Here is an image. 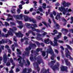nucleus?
<instances>
[{
  "label": "nucleus",
  "mask_w": 73,
  "mask_h": 73,
  "mask_svg": "<svg viewBox=\"0 0 73 73\" xmlns=\"http://www.w3.org/2000/svg\"><path fill=\"white\" fill-rule=\"evenodd\" d=\"M30 59L31 61H34L37 60V62L34 63L33 65L34 69L37 70L38 73H39L40 70V68L38 66V65L40 64L41 63L44 64L43 60L41 58V56H38L37 58H36V56L33 57V55L31 54Z\"/></svg>",
  "instance_id": "nucleus-1"
},
{
  "label": "nucleus",
  "mask_w": 73,
  "mask_h": 73,
  "mask_svg": "<svg viewBox=\"0 0 73 73\" xmlns=\"http://www.w3.org/2000/svg\"><path fill=\"white\" fill-rule=\"evenodd\" d=\"M23 16L25 21H30V22H33V23H36V21H35L33 19H31L27 15L23 16V15L22 14H21L19 15H15L14 17L15 19H18V20H20V19L21 20H23Z\"/></svg>",
  "instance_id": "nucleus-2"
},
{
  "label": "nucleus",
  "mask_w": 73,
  "mask_h": 73,
  "mask_svg": "<svg viewBox=\"0 0 73 73\" xmlns=\"http://www.w3.org/2000/svg\"><path fill=\"white\" fill-rule=\"evenodd\" d=\"M62 35L61 33H59V35L57 36V37H54V44H53V42L51 41H50V42H48L49 41V38L44 40V42L46 44H49L50 43L51 45H52L54 46H57L58 45V43H57V39L60 38L61 37Z\"/></svg>",
  "instance_id": "nucleus-3"
},
{
  "label": "nucleus",
  "mask_w": 73,
  "mask_h": 73,
  "mask_svg": "<svg viewBox=\"0 0 73 73\" xmlns=\"http://www.w3.org/2000/svg\"><path fill=\"white\" fill-rule=\"evenodd\" d=\"M29 45L30 46L28 47H27L25 50L27 52L25 51L24 52L25 54H23V56H28L30 53V50H31L32 47H33L35 48V47H36L37 46L35 44H32L31 41H30Z\"/></svg>",
  "instance_id": "nucleus-4"
},
{
  "label": "nucleus",
  "mask_w": 73,
  "mask_h": 73,
  "mask_svg": "<svg viewBox=\"0 0 73 73\" xmlns=\"http://www.w3.org/2000/svg\"><path fill=\"white\" fill-rule=\"evenodd\" d=\"M49 49H48L47 51H46L47 52V56H46L45 58H44V59H46L48 58V54L50 53L51 55H52V56L51 57V59L52 60H54V57H56V56H54V52H53V51L52 49V47L51 46H48Z\"/></svg>",
  "instance_id": "nucleus-5"
},
{
  "label": "nucleus",
  "mask_w": 73,
  "mask_h": 73,
  "mask_svg": "<svg viewBox=\"0 0 73 73\" xmlns=\"http://www.w3.org/2000/svg\"><path fill=\"white\" fill-rule=\"evenodd\" d=\"M56 62V60H54V61H52L50 63L51 66V68H52V69L54 71H55L56 70V69H57V70H59V66H60V64L58 62H56V64L54 66H53L54 64Z\"/></svg>",
  "instance_id": "nucleus-6"
},
{
  "label": "nucleus",
  "mask_w": 73,
  "mask_h": 73,
  "mask_svg": "<svg viewBox=\"0 0 73 73\" xmlns=\"http://www.w3.org/2000/svg\"><path fill=\"white\" fill-rule=\"evenodd\" d=\"M59 10L60 12H63V15H65V13H66L67 12H69L72 11V10L70 9H68V8H67L65 9V8L62 7H59Z\"/></svg>",
  "instance_id": "nucleus-7"
},
{
  "label": "nucleus",
  "mask_w": 73,
  "mask_h": 73,
  "mask_svg": "<svg viewBox=\"0 0 73 73\" xmlns=\"http://www.w3.org/2000/svg\"><path fill=\"white\" fill-rule=\"evenodd\" d=\"M47 33L45 32H44V33L42 35L37 33L36 34L37 36V39L38 40H41V41H43V40L42 39V38H40V37H44V36H45V35H46Z\"/></svg>",
  "instance_id": "nucleus-8"
},
{
  "label": "nucleus",
  "mask_w": 73,
  "mask_h": 73,
  "mask_svg": "<svg viewBox=\"0 0 73 73\" xmlns=\"http://www.w3.org/2000/svg\"><path fill=\"white\" fill-rule=\"evenodd\" d=\"M18 57L19 58L18 59V60L19 61V65H20L21 67H23V65H24V64H26L25 61L23 59V62H21V59H22V58L20 56H18Z\"/></svg>",
  "instance_id": "nucleus-9"
},
{
  "label": "nucleus",
  "mask_w": 73,
  "mask_h": 73,
  "mask_svg": "<svg viewBox=\"0 0 73 73\" xmlns=\"http://www.w3.org/2000/svg\"><path fill=\"white\" fill-rule=\"evenodd\" d=\"M13 40L14 41H15V42H14V44H13L12 45L11 48H12L13 51H15V47L16 46H18V44L17 43V40L16 39V36L14 37Z\"/></svg>",
  "instance_id": "nucleus-10"
},
{
  "label": "nucleus",
  "mask_w": 73,
  "mask_h": 73,
  "mask_svg": "<svg viewBox=\"0 0 73 73\" xmlns=\"http://www.w3.org/2000/svg\"><path fill=\"white\" fill-rule=\"evenodd\" d=\"M31 25V26H33V27H31V29L33 31H36L37 33H39L40 32V31L39 29H35V28L36 27H37V26L36 24H32Z\"/></svg>",
  "instance_id": "nucleus-11"
},
{
  "label": "nucleus",
  "mask_w": 73,
  "mask_h": 73,
  "mask_svg": "<svg viewBox=\"0 0 73 73\" xmlns=\"http://www.w3.org/2000/svg\"><path fill=\"white\" fill-rule=\"evenodd\" d=\"M13 29L10 28L9 29L10 30L8 32V34L10 36H13V33L12 32H14V31H16L17 30V28L16 27H13Z\"/></svg>",
  "instance_id": "nucleus-12"
},
{
  "label": "nucleus",
  "mask_w": 73,
  "mask_h": 73,
  "mask_svg": "<svg viewBox=\"0 0 73 73\" xmlns=\"http://www.w3.org/2000/svg\"><path fill=\"white\" fill-rule=\"evenodd\" d=\"M65 51L66 52V57H67V58H69L70 59V60H73V58L71 57V56H70V52H69V51L68 49L67 48H65Z\"/></svg>",
  "instance_id": "nucleus-13"
},
{
  "label": "nucleus",
  "mask_w": 73,
  "mask_h": 73,
  "mask_svg": "<svg viewBox=\"0 0 73 73\" xmlns=\"http://www.w3.org/2000/svg\"><path fill=\"white\" fill-rule=\"evenodd\" d=\"M3 15H6V16H8V18L6 19V21H9L10 20H11V21H13L14 20V19L13 18H10L9 19V17H12V15H11L10 14H6L5 13H3Z\"/></svg>",
  "instance_id": "nucleus-14"
},
{
  "label": "nucleus",
  "mask_w": 73,
  "mask_h": 73,
  "mask_svg": "<svg viewBox=\"0 0 73 73\" xmlns=\"http://www.w3.org/2000/svg\"><path fill=\"white\" fill-rule=\"evenodd\" d=\"M42 48H38L36 49V51L37 52H39V51H40L41 53H42V55L43 57H45V51H42Z\"/></svg>",
  "instance_id": "nucleus-15"
},
{
  "label": "nucleus",
  "mask_w": 73,
  "mask_h": 73,
  "mask_svg": "<svg viewBox=\"0 0 73 73\" xmlns=\"http://www.w3.org/2000/svg\"><path fill=\"white\" fill-rule=\"evenodd\" d=\"M7 42H9L10 44H12V42L9 39H3L1 41H0V45L2 44L3 43H7Z\"/></svg>",
  "instance_id": "nucleus-16"
},
{
  "label": "nucleus",
  "mask_w": 73,
  "mask_h": 73,
  "mask_svg": "<svg viewBox=\"0 0 73 73\" xmlns=\"http://www.w3.org/2000/svg\"><path fill=\"white\" fill-rule=\"evenodd\" d=\"M10 61L12 63L13 66H12L11 69V71L9 72V73H13V71L12 70V69H13L14 68V66H15V63L13 62V60L11 58L10 59Z\"/></svg>",
  "instance_id": "nucleus-17"
},
{
  "label": "nucleus",
  "mask_w": 73,
  "mask_h": 73,
  "mask_svg": "<svg viewBox=\"0 0 73 73\" xmlns=\"http://www.w3.org/2000/svg\"><path fill=\"white\" fill-rule=\"evenodd\" d=\"M17 22L19 25V26H17V27L20 29H22L23 27V24L22 23V22L19 21H17Z\"/></svg>",
  "instance_id": "nucleus-18"
},
{
  "label": "nucleus",
  "mask_w": 73,
  "mask_h": 73,
  "mask_svg": "<svg viewBox=\"0 0 73 73\" xmlns=\"http://www.w3.org/2000/svg\"><path fill=\"white\" fill-rule=\"evenodd\" d=\"M15 34L17 36V37H23L24 35L21 33V31L19 32V33H15Z\"/></svg>",
  "instance_id": "nucleus-19"
},
{
  "label": "nucleus",
  "mask_w": 73,
  "mask_h": 73,
  "mask_svg": "<svg viewBox=\"0 0 73 73\" xmlns=\"http://www.w3.org/2000/svg\"><path fill=\"white\" fill-rule=\"evenodd\" d=\"M62 5H63V6L65 7L67 6L68 7L69 5H70L71 4L70 3H66V2L65 1H63L62 2Z\"/></svg>",
  "instance_id": "nucleus-20"
},
{
  "label": "nucleus",
  "mask_w": 73,
  "mask_h": 73,
  "mask_svg": "<svg viewBox=\"0 0 73 73\" xmlns=\"http://www.w3.org/2000/svg\"><path fill=\"white\" fill-rule=\"evenodd\" d=\"M0 37H9V34H4V33L1 34V31L0 30Z\"/></svg>",
  "instance_id": "nucleus-21"
},
{
  "label": "nucleus",
  "mask_w": 73,
  "mask_h": 73,
  "mask_svg": "<svg viewBox=\"0 0 73 73\" xmlns=\"http://www.w3.org/2000/svg\"><path fill=\"white\" fill-rule=\"evenodd\" d=\"M61 69L62 71H67L68 67L66 66H62L61 67Z\"/></svg>",
  "instance_id": "nucleus-22"
},
{
  "label": "nucleus",
  "mask_w": 73,
  "mask_h": 73,
  "mask_svg": "<svg viewBox=\"0 0 73 73\" xmlns=\"http://www.w3.org/2000/svg\"><path fill=\"white\" fill-rule=\"evenodd\" d=\"M7 61V54H4L3 56V62L4 63H6Z\"/></svg>",
  "instance_id": "nucleus-23"
},
{
  "label": "nucleus",
  "mask_w": 73,
  "mask_h": 73,
  "mask_svg": "<svg viewBox=\"0 0 73 73\" xmlns=\"http://www.w3.org/2000/svg\"><path fill=\"white\" fill-rule=\"evenodd\" d=\"M31 53L34 54L35 56H36L37 55H38V52L36 51H34L33 50H31Z\"/></svg>",
  "instance_id": "nucleus-24"
},
{
  "label": "nucleus",
  "mask_w": 73,
  "mask_h": 73,
  "mask_svg": "<svg viewBox=\"0 0 73 73\" xmlns=\"http://www.w3.org/2000/svg\"><path fill=\"white\" fill-rule=\"evenodd\" d=\"M62 31L64 35H65L67 33H68V30L66 29H62Z\"/></svg>",
  "instance_id": "nucleus-25"
},
{
  "label": "nucleus",
  "mask_w": 73,
  "mask_h": 73,
  "mask_svg": "<svg viewBox=\"0 0 73 73\" xmlns=\"http://www.w3.org/2000/svg\"><path fill=\"white\" fill-rule=\"evenodd\" d=\"M64 60L66 65H70V63L69 62V61H68V59H65Z\"/></svg>",
  "instance_id": "nucleus-26"
},
{
  "label": "nucleus",
  "mask_w": 73,
  "mask_h": 73,
  "mask_svg": "<svg viewBox=\"0 0 73 73\" xmlns=\"http://www.w3.org/2000/svg\"><path fill=\"white\" fill-rule=\"evenodd\" d=\"M42 23L44 25H45L48 28V26H49L50 28L51 27L50 26V24L49 23L46 24V23L45 22H42Z\"/></svg>",
  "instance_id": "nucleus-27"
},
{
  "label": "nucleus",
  "mask_w": 73,
  "mask_h": 73,
  "mask_svg": "<svg viewBox=\"0 0 73 73\" xmlns=\"http://www.w3.org/2000/svg\"><path fill=\"white\" fill-rule=\"evenodd\" d=\"M60 15H62V13H60V14L59 13H58L56 17L55 18V19H56L57 20H58V19H60V18H61V17L60 16Z\"/></svg>",
  "instance_id": "nucleus-28"
},
{
  "label": "nucleus",
  "mask_w": 73,
  "mask_h": 73,
  "mask_svg": "<svg viewBox=\"0 0 73 73\" xmlns=\"http://www.w3.org/2000/svg\"><path fill=\"white\" fill-rule=\"evenodd\" d=\"M40 11L41 12H43V13H44V11H43L42 9V7H38V10H35V11Z\"/></svg>",
  "instance_id": "nucleus-29"
},
{
  "label": "nucleus",
  "mask_w": 73,
  "mask_h": 73,
  "mask_svg": "<svg viewBox=\"0 0 73 73\" xmlns=\"http://www.w3.org/2000/svg\"><path fill=\"white\" fill-rule=\"evenodd\" d=\"M32 24H31L28 23H26L25 24L26 26L27 27V28H30V27H30V25H31V27H33V26H32L31 25H32Z\"/></svg>",
  "instance_id": "nucleus-30"
},
{
  "label": "nucleus",
  "mask_w": 73,
  "mask_h": 73,
  "mask_svg": "<svg viewBox=\"0 0 73 73\" xmlns=\"http://www.w3.org/2000/svg\"><path fill=\"white\" fill-rule=\"evenodd\" d=\"M5 48H7V49H8V52H9V53H11V50L9 49H8V48H9V46H8L7 45H6L5 46Z\"/></svg>",
  "instance_id": "nucleus-31"
},
{
  "label": "nucleus",
  "mask_w": 73,
  "mask_h": 73,
  "mask_svg": "<svg viewBox=\"0 0 73 73\" xmlns=\"http://www.w3.org/2000/svg\"><path fill=\"white\" fill-rule=\"evenodd\" d=\"M31 41H33L34 42H35V43H36L37 45H38V47H40V44L39 43V42H38L37 41H35L33 40L32 39L31 40Z\"/></svg>",
  "instance_id": "nucleus-32"
},
{
  "label": "nucleus",
  "mask_w": 73,
  "mask_h": 73,
  "mask_svg": "<svg viewBox=\"0 0 73 73\" xmlns=\"http://www.w3.org/2000/svg\"><path fill=\"white\" fill-rule=\"evenodd\" d=\"M50 17H51L52 19V20L53 21V22L54 23V24H56V22L55 21L54 19H53V14H50Z\"/></svg>",
  "instance_id": "nucleus-33"
},
{
  "label": "nucleus",
  "mask_w": 73,
  "mask_h": 73,
  "mask_svg": "<svg viewBox=\"0 0 73 73\" xmlns=\"http://www.w3.org/2000/svg\"><path fill=\"white\" fill-rule=\"evenodd\" d=\"M29 33H32V35L34 36H36V34H35V33L33 32V31L32 30H30L29 31Z\"/></svg>",
  "instance_id": "nucleus-34"
},
{
  "label": "nucleus",
  "mask_w": 73,
  "mask_h": 73,
  "mask_svg": "<svg viewBox=\"0 0 73 73\" xmlns=\"http://www.w3.org/2000/svg\"><path fill=\"white\" fill-rule=\"evenodd\" d=\"M17 50L18 52L17 53V54H19L20 55H21V51H20V50H19V49L17 48Z\"/></svg>",
  "instance_id": "nucleus-35"
},
{
  "label": "nucleus",
  "mask_w": 73,
  "mask_h": 73,
  "mask_svg": "<svg viewBox=\"0 0 73 73\" xmlns=\"http://www.w3.org/2000/svg\"><path fill=\"white\" fill-rule=\"evenodd\" d=\"M15 9H12L11 10V12L12 13H16V11H15Z\"/></svg>",
  "instance_id": "nucleus-36"
},
{
  "label": "nucleus",
  "mask_w": 73,
  "mask_h": 73,
  "mask_svg": "<svg viewBox=\"0 0 73 73\" xmlns=\"http://www.w3.org/2000/svg\"><path fill=\"white\" fill-rule=\"evenodd\" d=\"M53 32H54V33H51V34L53 35H55V34H57V32H58L56 30H54L53 31Z\"/></svg>",
  "instance_id": "nucleus-37"
},
{
  "label": "nucleus",
  "mask_w": 73,
  "mask_h": 73,
  "mask_svg": "<svg viewBox=\"0 0 73 73\" xmlns=\"http://www.w3.org/2000/svg\"><path fill=\"white\" fill-rule=\"evenodd\" d=\"M59 27H60V26L58 24H56V28H55L57 29H59Z\"/></svg>",
  "instance_id": "nucleus-38"
},
{
  "label": "nucleus",
  "mask_w": 73,
  "mask_h": 73,
  "mask_svg": "<svg viewBox=\"0 0 73 73\" xmlns=\"http://www.w3.org/2000/svg\"><path fill=\"white\" fill-rule=\"evenodd\" d=\"M46 5L45 3H43V4L42 7L44 9H45L46 8Z\"/></svg>",
  "instance_id": "nucleus-39"
},
{
  "label": "nucleus",
  "mask_w": 73,
  "mask_h": 73,
  "mask_svg": "<svg viewBox=\"0 0 73 73\" xmlns=\"http://www.w3.org/2000/svg\"><path fill=\"white\" fill-rule=\"evenodd\" d=\"M27 73V68H25L24 69H23V71L22 73Z\"/></svg>",
  "instance_id": "nucleus-40"
},
{
  "label": "nucleus",
  "mask_w": 73,
  "mask_h": 73,
  "mask_svg": "<svg viewBox=\"0 0 73 73\" xmlns=\"http://www.w3.org/2000/svg\"><path fill=\"white\" fill-rule=\"evenodd\" d=\"M10 24L11 25H11H14V26H15L16 25V23L14 22H11L10 23Z\"/></svg>",
  "instance_id": "nucleus-41"
},
{
  "label": "nucleus",
  "mask_w": 73,
  "mask_h": 73,
  "mask_svg": "<svg viewBox=\"0 0 73 73\" xmlns=\"http://www.w3.org/2000/svg\"><path fill=\"white\" fill-rule=\"evenodd\" d=\"M62 20L63 21H64V22H65V23L64 24V25H66V22H67V21L64 18L62 19Z\"/></svg>",
  "instance_id": "nucleus-42"
},
{
  "label": "nucleus",
  "mask_w": 73,
  "mask_h": 73,
  "mask_svg": "<svg viewBox=\"0 0 73 73\" xmlns=\"http://www.w3.org/2000/svg\"><path fill=\"white\" fill-rule=\"evenodd\" d=\"M28 72L27 73H30V72H31L32 71V69H31V68H29L27 69Z\"/></svg>",
  "instance_id": "nucleus-43"
},
{
  "label": "nucleus",
  "mask_w": 73,
  "mask_h": 73,
  "mask_svg": "<svg viewBox=\"0 0 73 73\" xmlns=\"http://www.w3.org/2000/svg\"><path fill=\"white\" fill-rule=\"evenodd\" d=\"M5 25L6 27H7V26H9V24H8V22H5Z\"/></svg>",
  "instance_id": "nucleus-44"
},
{
  "label": "nucleus",
  "mask_w": 73,
  "mask_h": 73,
  "mask_svg": "<svg viewBox=\"0 0 73 73\" xmlns=\"http://www.w3.org/2000/svg\"><path fill=\"white\" fill-rule=\"evenodd\" d=\"M66 46H67V48H68V49H70V50H72V49L69 45L66 44Z\"/></svg>",
  "instance_id": "nucleus-45"
},
{
  "label": "nucleus",
  "mask_w": 73,
  "mask_h": 73,
  "mask_svg": "<svg viewBox=\"0 0 73 73\" xmlns=\"http://www.w3.org/2000/svg\"><path fill=\"white\" fill-rule=\"evenodd\" d=\"M61 52L62 53V58H64V54H63V53H64V52H63V51L62 50H61Z\"/></svg>",
  "instance_id": "nucleus-46"
},
{
  "label": "nucleus",
  "mask_w": 73,
  "mask_h": 73,
  "mask_svg": "<svg viewBox=\"0 0 73 73\" xmlns=\"http://www.w3.org/2000/svg\"><path fill=\"white\" fill-rule=\"evenodd\" d=\"M71 21L70 22L71 24H72V23H73V17H71Z\"/></svg>",
  "instance_id": "nucleus-47"
},
{
  "label": "nucleus",
  "mask_w": 73,
  "mask_h": 73,
  "mask_svg": "<svg viewBox=\"0 0 73 73\" xmlns=\"http://www.w3.org/2000/svg\"><path fill=\"white\" fill-rule=\"evenodd\" d=\"M27 62L28 65H30V62H29V60H27Z\"/></svg>",
  "instance_id": "nucleus-48"
},
{
  "label": "nucleus",
  "mask_w": 73,
  "mask_h": 73,
  "mask_svg": "<svg viewBox=\"0 0 73 73\" xmlns=\"http://www.w3.org/2000/svg\"><path fill=\"white\" fill-rule=\"evenodd\" d=\"M37 19H38V20H40L41 19V16H37L36 17Z\"/></svg>",
  "instance_id": "nucleus-49"
},
{
  "label": "nucleus",
  "mask_w": 73,
  "mask_h": 73,
  "mask_svg": "<svg viewBox=\"0 0 73 73\" xmlns=\"http://www.w3.org/2000/svg\"><path fill=\"white\" fill-rule=\"evenodd\" d=\"M22 5H19V8L20 9H21L23 8V7H22Z\"/></svg>",
  "instance_id": "nucleus-50"
},
{
  "label": "nucleus",
  "mask_w": 73,
  "mask_h": 73,
  "mask_svg": "<svg viewBox=\"0 0 73 73\" xmlns=\"http://www.w3.org/2000/svg\"><path fill=\"white\" fill-rule=\"evenodd\" d=\"M10 65H11V64L9 62H7L6 63V65L7 66H9Z\"/></svg>",
  "instance_id": "nucleus-51"
},
{
  "label": "nucleus",
  "mask_w": 73,
  "mask_h": 73,
  "mask_svg": "<svg viewBox=\"0 0 73 73\" xmlns=\"http://www.w3.org/2000/svg\"><path fill=\"white\" fill-rule=\"evenodd\" d=\"M3 32H5V33H6V32H7V30L5 28H4L3 29Z\"/></svg>",
  "instance_id": "nucleus-52"
},
{
  "label": "nucleus",
  "mask_w": 73,
  "mask_h": 73,
  "mask_svg": "<svg viewBox=\"0 0 73 73\" xmlns=\"http://www.w3.org/2000/svg\"><path fill=\"white\" fill-rule=\"evenodd\" d=\"M25 14H29V11H27L26 10H25Z\"/></svg>",
  "instance_id": "nucleus-53"
},
{
  "label": "nucleus",
  "mask_w": 73,
  "mask_h": 73,
  "mask_svg": "<svg viewBox=\"0 0 73 73\" xmlns=\"http://www.w3.org/2000/svg\"><path fill=\"white\" fill-rule=\"evenodd\" d=\"M20 9H17V12L19 14L20 12H21V10H20Z\"/></svg>",
  "instance_id": "nucleus-54"
},
{
  "label": "nucleus",
  "mask_w": 73,
  "mask_h": 73,
  "mask_svg": "<svg viewBox=\"0 0 73 73\" xmlns=\"http://www.w3.org/2000/svg\"><path fill=\"white\" fill-rule=\"evenodd\" d=\"M58 42L60 43H64V41L62 40H59Z\"/></svg>",
  "instance_id": "nucleus-55"
},
{
  "label": "nucleus",
  "mask_w": 73,
  "mask_h": 73,
  "mask_svg": "<svg viewBox=\"0 0 73 73\" xmlns=\"http://www.w3.org/2000/svg\"><path fill=\"white\" fill-rule=\"evenodd\" d=\"M21 4H22V5H24L25 4V2H24V1H23L21 2Z\"/></svg>",
  "instance_id": "nucleus-56"
},
{
  "label": "nucleus",
  "mask_w": 73,
  "mask_h": 73,
  "mask_svg": "<svg viewBox=\"0 0 73 73\" xmlns=\"http://www.w3.org/2000/svg\"><path fill=\"white\" fill-rule=\"evenodd\" d=\"M25 45H27V44H29V43L28 44L27 40H26L25 42Z\"/></svg>",
  "instance_id": "nucleus-57"
},
{
  "label": "nucleus",
  "mask_w": 73,
  "mask_h": 73,
  "mask_svg": "<svg viewBox=\"0 0 73 73\" xmlns=\"http://www.w3.org/2000/svg\"><path fill=\"white\" fill-rule=\"evenodd\" d=\"M55 52L56 53H57V54H58V50L57 49L55 50Z\"/></svg>",
  "instance_id": "nucleus-58"
},
{
  "label": "nucleus",
  "mask_w": 73,
  "mask_h": 73,
  "mask_svg": "<svg viewBox=\"0 0 73 73\" xmlns=\"http://www.w3.org/2000/svg\"><path fill=\"white\" fill-rule=\"evenodd\" d=\"M57 58L58 61H60V56H57Z\"/></svg>",
  "instance_id": "nucleus-59"
},
{
  "label": "nucleus",
  "mask_w": 73,
  "mask_h": 73,
  "mask_svg": "<svg viewBox=\"0 0 73 73\" xmlns=\"http://www.w3.org/2000/svg\"><path fill=\"white\" fill-rule=\"evenodd\" d=\"M48 22L50 24H51V23H52V22H51V21L50 20V19H48Z\"/></svg>",
  "instance_id": "nucleus-60"
},
{
  "label": "nucleus",
  "mask_w": 73,
  "mask_h": 73,
  "mask_svg": "<svg viewBox=\"0 0 73 73\" xmlns=\"http://www.w3.org/2000/svg\"><path fill=\"white\" fill-rule=\"evenodd\" d=\"M60 48L63 50H64V47L62 46H60Z\"/></svg>",
  "instance_id": "nucleus-61"
},
{
  "label": "nucleus",
  "mask_w": 73,
  "mask_h": 73,
  "mask_svg": "<svg viewBox=\"0 0 73 73\" xmlns=\"http://www.w3.org/2000/svg\"><path fill=\"white\" fill-rule=\"evenodd\" d=\"M60 5V4L58 3H57L55 4L56 6H59Z\"/></svg>",
  "instance_id": "nucleus-62"
},
{
  "label": "nucleus",
  "mask_w": 73,
  "mask_h": 73,
  "mask_svg": "<svg viewBox=\"0 0 73 73\" xmlns=\"http://www.w3.org/2000/svg\"><path fill=\"white\" fill-rule=\"evenodd\" d=\"M24 39L25 40H29L28 38H27V37H24Z\"/></svg>",
  "instance_id": "nucleus-63"
},
{
  "label": "nucleus",
  "mask_w": 73,
  "mask_h": 73,
  "mask_svg": "<svg viewBox=\"0 0 73 73\" xmlns=\"http://www.w3.org/2000/svg\"><path fill=\"white\" fill-rule=\"evenodd\" d=\"M70 32H72V33H73V29H71L70 30Z\"/></svg>",
  "instance_id": "nucleus-64"
}]
</instances>
